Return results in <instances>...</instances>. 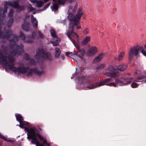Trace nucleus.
Listing matches in <instances>:
<instances>
[{
	"label": "nucleus",
	"mask_w": 146,
	"mask_h": 146,
	"mask_svg": "<svg viewBox=\"0 0 146 146\" xmlns=\"http://www.w3.org/2000/svg\"><path fill=\"white\" fill-rule=\"evenodd\" d=\"M97 86H99L98 84V83L93 84L92 85L88 86L87 87V88H88L89 89H92L96 87Z\"/></svg>",
	"instance_id": "obj_26"
},
{
	"label": "nucleus",
	"mask_w": 146,
	"mask_h": 146,
	"mask_svg": "<svg viewBox=\"0 0 146 146\" xmlns=\"http://www.w3.org/2000/svg\"><path fill=\"white\" fill-rule=\"evenodd\" d=\"M46 58L49 60H52V57L51 54L49 53H46L44 55Z\"/></svg>",
	"instance_id": "obj_28"
},
{
	"label": "nucleus",
	"mask_w": 146,
	"mask_h": 146,
	"mask_svg": "<svg viewBox=\"0 0 146 146\" xmlns=\"http://www.w3.org/2000/svg\"><path fill=\"white\" fill-rule=\"evenodd\" d=\"M89 30L88 28H85L83 31V32L84 34L85 35H87L89 33Z\"/></svg>",
	"instance_id": "obj_30"
},
{
	"label": "nucleus",
	"mask_w": 146,
	"mask_h": 146,
	"mask_svg": "<svg viewBox=\"0 0 146 146\" xmlns=\"http://www.w3.org/2000/svg\"><path fill=\"white\" fill-rule=\"evenodd\" d=\"M76 8H74V9H76Z\"/></svg>",
	"instance_id": "obj_52"
},
{
	"label": "nucleus",
	"mask_w": 146,
	"mask_h": 146,
	"mask_svg": "<svg viewBox=\"0 0 146 146\" xmlns=\"http://www.w3.org/2000/svg\"><path fill=\"white\" fill-rule=\"evenodd\" d=\"M74 53V58L76 61L82 62H85L83 56L85 54V51L84 49H80L79 50L77 54L75 52Z\"/></svg>",
	"instance_id": "obj_5"
},
{
	"label": "nucleus",
	"mask_w": 146,
	"mask_h": 146,
	"mask_svg": "<svg viewBox=\"0 0 146 146\" xmlns=\"http://www.w3.org/2000/svg\"><path fill=\"white\" fill-rule=\"evenodd\" d=\"M111 80V79L110 78H107L101 82H100L98 83V86H100L104 85L106 83L110 82V81Z\"/></svg>",
	"instance_id": "obj_15"
},
{
	"label": "nucleus",
	"mask_w": 146,
	"mask_h": 146,
	"mask_svg": "<svg viewBox=\"0 0 146 146\" xmlns=\"http://www.w3.org/2000/svg\"><path fill=\"white\" fill-rule=\"evenodd\" d=\"M19 36L21 39L24 40L25 41L28 42H31L35 38L36 36V33H33L31 36H25L22 33H20Z\"/></svg>",
	"instance_id": "obj_7"
},
{
	"label": "nucleus",
	"mask_w": 146,
	"mask_h": 146,
	"mask_svg": "<svg viewBox=\"0 0 146 146\" xmlns=\"http://www.w3.org/2000/svg\"><path fill=\"white\" fill-rule=\"evenodd\" d=\"M37 33L38 34L40 37L42 38V37L43 34L41 33L40 31H38Z\"/></svg>",
	"instance_id": "obj_36"
},
{
	"label": "nucleus",
	"mask_w": 146,
	"mask_h": 146,
	"mask_svg": "<svg viewBox=\"0 0 146 146\" xmlns=\"http://www.w3.org/2000/svg\"><path fill=\"white\" fill-rule=\"evenodd\" d=\"M18 40V38L17 37L15 36L14 39H13V40L14 41H17Z\"/></svg>",
	"instance_id": "obj_39"
},
{
	"label": "nucleus",
	"mask_w": 146,
	"mask_h": 146,
	"mask_svg": "<svg viewBox=\"0 0 146 146\" xmlns=\"http://www.w3.org/2000/svg\"><path fill=\"white\" fill-rule=\"evenodd\" d=\"M104 75L110 77L115 78L119 76V72L116 71L112 74L110 72H106L104 74Z\"/></svg>",
	"instance_id": "obj_10"
},
{
	"label": "nucleus",
	"mask_w": 146,
	"mask_h": 146,
	"mask_svg": "<svg viewBox=\"0 0 146 146\" xmlns=\"http://www.w3.org/2000/svg\"><path fill=\"white\" fill-rule=\"evenodd\" d=\"M106 85L110 86H113L116 87L117 86L116 84L114 82H111L109 84H106Z\"/></svg>",
	"instance_id": "obj_29"
},
{
	"label": "nucleus",
	"mask_w": 146,
	"mask_h": 146,
	"mask_svg": "<svg viewBox=\"0 0 146 146\" xmlns=\"http://www.w3.org/2000/svg\"><path fill=\"white\" fill-rule=\"evenodd\" d=\"M50 31L51 36L53 38L56 37V32L53 29H51L50 30Z\"/></svg>",
	"instance_id": "obj_25"
},
{
	"label": "nucleus",
	"mask_w": 146,
	"mask_h": 146,
	"mask_svg": "<svg viewBox=\"0 0 146 146\" xmlns=\"http://www.w3.org/2000/svg\"><path fill=\"white\" fill-rule=\"evenodd\" d=\"M118 70L121 71H123L126 69L127 67L124 64H120L116 66Z\"/></svg>",
	"instance_id": "obj_18"
},
{
	"label": "nucleus",
	"mask_w": 146,
	"mask_h": 146,
	"mask_svg": "<svg viewBox=\"0 0 146 146\" xmlns=\"http://www.w3.org/2000/svg\"><path fill=\"white\" fill-rule=\"evenodd\" d=\"M53 1L55 2V3H52L53 5L51 7L52 9L56 11L58 9V7L57 3L56 2V0H53Z\"/></svg>",
	"instance_id": "obj_20"
},
{
	"label": "nucleus",
	"mask_w": 146,
	"mask_h": 146,
	"mask_svg": "<svg viewBox=\"0 0 146 146\" xmlns=\"http://www.w3.org/2000/svg\"><path fill=\"white\" fill-rule=\"evenodd\" d=\"M36 52L37 54L34 57L37 59H39L41 56L44 53V51L42 49L37 50Z\"/></svg>",
	"instance_id": "obj_12"
},
{
	"label": "nucleus",
	"mask_w": 146,
	"mask_h": 146,
	"mask_svg": "<svg viewBox=\"0 0 146 146\" xmlns=\"http://www.w3.org/2000/svg\"><path fill=\"white\" fill-rule=\"evenodd\" d=\"M138 85L136 83L133 82L131 84V87L133 88H135L137 87Z\"/></svg>",
	"instance_id": "obj_35"
},
{
	"label": "nucleus",
	"mask_w": 146,
	"mask_h": 146,
	"mask_svg": "<svg viewBox=\"0 0 146 146\" xmlns=\"http://www.w3.org/2000/svg\"><path fill=\"white\" fill-rule=\"evenodd\" d=\"M146 78V77L145 76H142L141 77H139V79H143L144 78Z\"/></svg>",
	"instance_id": "obj_41"
},
{
	"label": "nucleus",
	"mask_w": 146,
	"mask_h": 146,
	"mask_svg": "<svg viewBox=\"0 0 146 146\" xmlns=\"http://www.w3.org/2000/svg\"><path fill=\"white\" fill-rule=\"evenodd\" d=\"M23 29L25 30H27V29H26V28L25 27V25H23Z\"/></svg>",
	"instance_id": "obj_43"
},
{
	"label": "nucleus",
	"mask_w": 146,
	"mask_h": 146,
	"mask_svg": "<svg viewBox=\"0 0 146 146\" xmlns=\"http://www.w3.org/2000/svg\"><path fill=\"white\" fill-rule=\"evenodd\" d=\"M31 21L33 27L34 28H36L38 25V21L36 18L34 17L33 15L31 16Z\"/></svg>",
	"instance_id": "obj_16"
},
{
	"label": "nucleus",
	"mask_w": 146,
	"mask_h": 146,
	"mask_svg": "<svg viewBox=\"0 0 146 146\" xmlns=\"http://www.w3.org/2000/svg\"><path fill=\"white\" fill-rule=\"evenodd\" d=\"M74 45H75V46L76 47L77 49L78 50V51L80 49V47L79 46H78V45L75 46V44Z\"/></svg>",
	"instance_id": "obj_38"
},
{
	"label": "nucleus",
	"mask_w": 146,
	"mask_h": 146,
	"mask_svg": "<svg viewBox=\"0 0 146 146\" xmlns=\"http://www.w3.org/2000/svg\"><path fill=\"white\" fill-rule=\"evenodd\" d=\"M75 11V9H73V7H70L68 12H70L68 16V19L70 20L69 25L70 23L74 25V26H75L77 29H79L81 28L80 24L78 21V20L81 18L82 15V12L81 10H79L78 12V14L76 17L74 16L73 15L70 13L72 12L74 13Z\"/></svg>",
	"instance_id": "obj_3"
},
{
	"label": "nucleus",
	"mask_w": 146,
	"mask_h": 146,
	"mask_svg": "<svg viewBox=\"0 0 146 146\" xmlns=\"http://www.w3.org/2000/svg\"><path fill=\"white\" fill-rule=\"evenodd\" d=\"M61 58L62 59L64 60V55H62L61 56Z\"/></svg>",
	"instance_id": "obj_44"
},
{
	"label": "nucleus",
	"mask_w": 146,
	"mask_h": 146,
	"mask_svg": "<svg viewBox=\"0 0 146 146\" xmlns=\"http://www.w3.org/2000/svg\"><path fill=\"white\" fill-rule=\"evenodd\" d=\"M31 63L32 64H34V61L33 60H31Z\"/></svg>",
	"instance_id": "obj_45"
},
{
	"label": "nucleus",
	"mask_w": 146,
	"mask_h": 146,
	"mask_svg": "<svg viewBox=\"0 0 146 146\" xmlns=\"http://www.w3.org/2000/svg\"><path fill=\"white\" fill-rule=\"evenodd\" d=\"M106 65L104 63L99 64L97 67V70H101L103 69L105 67Z\"/></svg>",
	"instance_id": "obj_22"
},
{
	"label": "nucleus",
	"mask_w": 146,
	"mask_h": 146,
	"mask_svg": "<svg viewBox=\"0 0 146 146\" xmlns=\"http://www.w3.org/2000/svg\"><path fill=\"white\" fill-rule=\"evenodd\" d=\"M15 116L17 120L19 122V121H21L23 120L22 117L21 115L20 114H15Z\"/></svg>",
	"instance_id": "obj_24"
},
{
	"label": "nucleus",
	"mask_w": 146,
	"mask_h": 146,
	"mask_svg": "<svg viewBox=\"0 0 146 146\" xmlns=\"http://www.w3.org/2000/svg\"><path fill=\"white\" fill-rule=\"evenodd\" d=\"M116 83L119 86H124L127 85L128 81L127 78L124 77L119 79H116L115 80Z\"/></svg>",
	"instance_id": "obj_9"
},
{
	"label": "nucleus",
	"mask_w": 146,
	"mask_h": 146,
	"mask_svg": "<svg viewBox=\"0 0 146 146\" xmlns=\"http://www.w3.org/2000/svg\"><path fill=\"white\" fill-rule=\"evenodd\" d=\"M60 41V39L59 38H57V40L54 41H51V42L54 46H56L58 45L59 42Z\"/></svg>",
	"instance_id": "obj_23"
},
{
	"label": "nucleus",
	"mask_w": 146,
	"mask_h": 146,
	"mask_svg": "<svg viewBox=\"0 0 146 146\" xmlns=\"http://www.w3.org/2000/svg\"><path fill=\"white\" fill-rule=\"evenodd\" d=\"M91 37L89 36H86L84 38L81 42L82 45H85L87 44L90 40Z\"/></svg>",
	"instance_id": "obj_14"
},
{
	"label": "nucleus",
	"mask_w": 146,
	"mask_h": 146,
	"mask_svg": "<svg viewBox=\"0 0 146 146\" xmlns=\"http://www.w3.org/2000/svg\"><path fill=\"white\" fill-rule=\"evenodd\" d=\"M139 50H141L142 53L146 56V52L143 50V47L141 46H140L138 48H137L135 47L131 48L130 50L129 54L131 56L134 54L137 57H138L139 56Z\"/></svg>",
	"instance_id": "obj_6"
},
{
	"label": "nucleus",
	"mask_w": 146,
	"mask_h": 146,
	"mask_svg": "<svg viewBox=\"0 0 146 146\" xmlns=\"http://www.w3.org/2000/svg\"><path fill=\"white\" fill-rule=\"evenodd\" d=\"M16 51L15 50L12 51L11 54L9 56L8 60L6 57L0 55V63L5 66L6 71L8 72L9 70H10L16 73L17 72L18 73L24 74L28 77L31 76L33 73L38 75L41 74L36 69L29 70L28 67H25L24 64L22 63L19 64L17 68L14 67L13 62L15 59L13 56H17L20 54L18 52H15Z\"/></svg>",
	"instance_id": "obj_1"
},
{
	"label": "nucleus",
	"mask_w": 146,
	"mask_h": 146,
	"mask_svg": "<svg viewBox=\"0 0 146 146\" xmlns=\"http://www.w3.org/2000/svg\"><path fill=\"white\" fill-rule=\"evenodd\" d=\"M13 11H12V10H11L10 11L9 13V16H11L13 13Z\"/></svg>",
	"instance_id": "obj_37"
},
{
	"label": "nucleus",
	"mask_w": 146,
	"mask_h": 146,
	"mask_svg": "<svg viewBox=\"0 0 146 146\" xmlns=\"http://www.w3.org/2000/svg\"><path fill=\"white\" fill-rule=\"evenodd\" d=\"M0 138L7 141H13L11 140L10 139L2 135L1 134H0Z\"/></svg>",
	"instance_id": "obj_27"
},
{
	"label": "nucleus",
	"mask_w": 146,
	"mask_h": 146,
	"mask_svg": "<svg viewBox=\"0 0 146 146\" xmlns=\"http://www.w3.org/2000/svg\"><path fill=\"white\" fill-rule=\"evenodd\" d=\"M60 53V50L58 47L56 48L55 50V56L57 58L59 57Z\"/></svg>",
	"instance_id": "obj_21"
},
{
	"label": "nucleus",
	"mask_w": 146,
	"mask_h": 146,
	"mask_svg": "<svg viewBox=\"0 0 146 146\" xmlns=\"http://www.w3.org/2000/svg\"><path fill=\"white\" fill-rule=\"evenodd\" d=\"M31 2L35 4L36 6L38 7H41L43 4V2L42 1H38L36 0H31Z\"/></svg>",
	"instance_id": "obj_13"
},
{
	"label": "nucleus",
	"mask_w": 146,
	"mask_h": 146,
	"mask_svg": "<svg viewBox=\"0 0 146 146\" xmlns=\"http://www.w3.org/2000/svg\"><path fill=\"white\" fill-rule=\"evenodd\" d=\"M107 70L110 72H112L113 73L116 70V68L114 66L111 65H109L107 68Z\"/></svg>",
	"instance_id": "obj_19"
},
{
	"label": "nucleus",
	"mask_w": 146,
	"mask_h": 146,
	"mask_svg": "<svg viewBox=\"0 0 146 146\" xmlns=\"http://www.w3.org/2000/svg\"><path fill=\"white\" fill-rule=\"evenodd\" d=\"M76 8H74V9H76Z\"/></svg>",
	"instance_id": "obj_50"
},
{
	"label": "nucleus",
	"mask_w": 146,
	"mask_h": 146,
	"mask_svg": "<svg viewBox=\"0 0 146 146\" xmlns=\"http://www.w3.org/2000/svg\"><path fill=\"white\" fill-rule=\"evenodd\" d=\"M23 46H17V49L18 51H19L20 52H22L23 51V50L22 49Z\"/></svg>",
	"instance_id": "obj_33"
},
{
	"label": "nucleus",
	"mask_w": 146,
	"mask_h": 146,
	"mask_svg": "<svg viewBox=\"0 0 146 146\" xmlns=\"http://www.w3.org/2000/svg\"><path fill=\"white\" fill-rule=\"evenodd\" d=\"M84 82L85 83L86 82L84 81Z\"/></svg>",
	"instance_id": "obj_49"
},
{
	"label": "nucleus",
	"mask_w": 146,
	"mask_h": 146,
	"mask_svg": "<svg viewBox=\"0 0 146 146\" xmlns=\"http://www.w3.org/2000/svg\"><path fill=\"white\" fill-rule=\"evenodd\" d=\"M50 3H48L44 7V9H46L49 6H50Z\"/></svg>",
	"instance_id": "obj_40"
},
{
	"label": "nucleus",
	"mask_w": 146,
	"mask_h": 146,
	"mask_svg": "<svg viewBox=\"0 0 146 146\" xmlns=\"http://www.w3.org/2000/svg\"><path fill=\"white\" fill-rule=\"evenodd\" d=\"M74 52L72 53V52H66V55L68 56H70L73 55H74Z\"/></svg>",
	"instance_id": "obj_32"
},
{
	"label": "nucleus",
	"mask_w": 146,
	"mask_h": 146,
	"mask_svg": "<svg viewBox=\"0 0 146 146\" xmlns=\"http://www.w3.org/2000/svg\"><path fill=\"white\" fill-rule=\"evenodd\" d=\"M98 52V48L95 46H91L87 51L86 55L88 57H91L96 54Z\"/></svg>",
	"instance_id": "obj_8"
},
{
	"label": "nucleus",
	"mask_w": 146,
	"mask_h": 146,
	"mask_svg": "<svg viewBox=\"0 0 146 146\" xmlns=\"http://www.w3.org/2000/svg\"><path fill=\"white\" fill-rule=\"evenodd\" d=\"M4 12H6V10H5V9L4 10Z\"/></svg>",
	"instance_id": "obj_47"
},
{
	"label": "nucleus",
	"mask_w": 146,
	"mask_h": 146,
	"mask_svg": "<svg viewBox=\"0 0 146 146\" xmlns=\"http://www.w3.org/2000/svg\"><path fill=\"white\" fill-rule=\"evenodd\" d=\"M29 9H30V11L31 12L33 11V9L31 6H30V7L29 8Z\"/></svg>",
	"instance_id": "obj_42"
},
{
	"label": "nucleus",
	"mask_w": 146,
	"mask_h": 146,
	"mask_svg": "<svg viewBox=\"0 0 146 146\" xmlns=\"http://www.w3.org/2000/svg\"><path fill=\"white\" fill-rule=\"evenodd\" d=\"M65 1L64 0H58V3L60 5H63L65 2Z\"/></svg>",
	"instance_id": "obj_34"
},
{
	"label": "nucleus",
	"mask_w": 146,
	"mask_h": 146,
	"mask_svg": "<svg viewBox=\"0 0 146 146\" xmlns=\"http://www.w3.org/2000/svg\"><path fill=\"white\" fill-rule=\"evenodd\" d=\"M19 123L20 124L18 126L21 128H24L25 131L27 132V138H30L32 139L31 141L32 143L36 145V146H44L42 144H40L37 140L36 137L38 136L40 140L43 141V144H46L48 145H49L47 143L46 140L41 135L35 133L34 129L31 128L29 129L25 127L28 126L29 125V123L28 122L20 121Z\"/></svg>",
	"instance_id": "obj_2"
},
{
	"label": "nucleus",
	"mask_w": 146,
	"mask_h": 146,
	"mask_svg": "<svg viewBox=\"0 0 146 146\" xmlns=\"http://www.w3.org/2000/svg\"><path fill=\"white\" fill-rule=\"evenodd\" d=\"M105 54H104L102 53L97 56L93 61L94 63H96L101 61L104 57Z\"/></svg>",
	"instance_id": "obj_11"
},
{
	"label": "nucleus",
	"mask_w": 146,
	"mask_h": 146,
	"mask_svg": "<svg viewBox=\"0 0 146 146\" xmlns=\"http://www.w3.org/2000/svg\"><path fill=\"white\" fill-rule=\"evenodd\" d=\"M29 15H28L27 16H26V17H27V18H28V17H29Z\"/></svg>",
	"instance_id": "obj_48"
},
{
	"label": "nucleus",
	"mask_w": 146,
	"mask_h": 146,
	"mask_svg": "<svg viewBox=\"0 0 146 146\" xmlns=\"http://www.w3.org/2000/svg\"><path fill=\"white\" fill-rule=\"evenodd\" d=\"M49 0H44V1L45 3H46L48 2Z\"/></svg>",
	"instance_id": "obj_46"
},
{
	"label": "nucleus",
	"mask_w": 146,
	"mask_h": 146,
	"mask_svg": "<svg viewBox=\"0 0 146 146\" xmlns=\"http://www.w3.org/2000/svg\"><path fill=\"white\" fill-rule=\"evenodd\" d=\"M7 5L11 6L12 7H13L15 8L20 9L18 5V2L17 1L14 2L13 3L11 2L8 3H7Z\"/></svg>",
	"instance_id": "obj_17"
},
{
	"label": "nucleus",
	"mask_w": 146,
	"mask_h": 146,
	"mask_svg": "<svg viewBox=\"0 0 146 146\" xmlns=\"http://www.w3.org/2000/svg\"><path fill=\"white\" fill-rule=\"evenodd\" d=\"M76 8H74V9H76Z\"/></svg>",
	"instance_id": "obj_51"
},
{
	"label": "nucleus",
	"mask_w": 146,
	"mask_h": 146,
	"mask_svg": "<svg viewBox=\"0 0 146 146\" xmlns=\"http://www.w3.org/2000/svg\"><path fill=\"white\" fill-rule=\"evenodd\" d=\"M124 53L123 52L119 54V56L118 58V60L119 61H120L122 59L124 56Z\"/></svg>",
	"instance_id": "obj_31"
},
{
	"label": "nucleus",
	"mask_w": 146,
	"mask_h": 146,
	"mask_svg": "<svg viewBox=\"0 0 146 146\" xmlns=\"http://www.w3.org/2000/svg\"><path fill=\"white\" fill-rule=\"evenodd\" d=\"M74 27V24L70 23V26L69 27L68 31L66 33L68 37L70 39L74 44V40H77L78 38V36L77 34L73 32Z\"/></svg>",
	"instance_id": "obj_4"
}]
</instances>
